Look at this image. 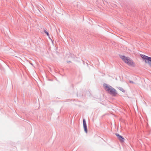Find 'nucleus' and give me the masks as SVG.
I'll list each match as a JSON object with an SVG mask.
<instances>
[{
    "mask_svg": "<svg viewBox=\"0 0 151 151\" xmlns=\"http://www.w3.org/2000/svg\"><path fill=\"white\" fill-rule=\"evenodd\" d=\"M121 58L122 60L128 65L132 66H135V63L129 58L124 56H121Z\"/></svg>",
    "mask_w": 151,
    "mask_h": 151,
    "instance_id": "1",
    "label": "nucleus"
},
{
    "mask_svg": "<svg viewBox=\"0 0 151 151\" xmlns=\"http://www.w3.org/2000/svg\"><path fill=\"white\" fill-rule=\"evenodd\" d=\"M104 86L105 90L108 91L110 94L114 95H115L116 94L115 90L111 86L106 84H104Z\"/></svg>",
    "mask_w": 151,
    "mask_h": 151,
    "instance_id": "2",
    "label": "nucleus"
},
{
    "mask_svg": "<svg viewBox=\"0 0 151 151\" xmlns=\"http://www.w3.org/2000/svg\"><path fill=\"white\" fill-rule=\"evenodd\" d=\"M141 57L144 60L145 63H148L151 67V57L145 55H142Z\"/></svg>",
    "mask_w": 151,
    "mask_h": 151,
    "instance_id": "3",
    "label": "nucleus"
},
{
    "mask_svg": "<svg viewBox=\"0 0 151 151\" xmlns=\"http://www.w3.org/2000/svg\"><path fill=\"white\" fill-rule=\"evenodd\" d=\"M83 125L84 129V130L86 133L87 132V127L86 124L85 119H84L83 120Z\"/></svg>",
    "mask_w": 151,
    "mask_h": 151,
    "instance_id": "4",
    "label": "nucleus"
},
{
    "mask_svg": "<svg viewBox=\"0 0 151 151\" xmlns=\"http://www.w3.org/2000/svg\"><path fill=\"white\" fill-rule=\"evenodd\" d=\"M116 135L118 137V139L121 142H124V139L122 136L118 134H116Z\"/></svg>",
    "mask_w": 151,
    "mask_h": 151,
    "instance_id": "5",
    "label": "nucleus"
},
{
    "mask_svg": "<svg viewBox=\"0 0 151 151\" xmlns=\"http://www.w3.org/2000/svg\"><path fill=\"white\" fill-rule=\"evenodd\" d=\"M45 32L47 35L48 36H49V34L46 31H45Z\"/></svg>",
    "mask_w": 151,
    "mask_h": 151,
    "instance_id": "6",
    "label": "nucleus"
},
{
    "mask_svg": "<svg viewBox=\"0 0 151 151\" xmlns=\"http://www.w3.org/2000/svg\"><path fill=\"white\" fill-rule=\"evenodd\" d=\"M121 91L123 92H124V90L123 89H122V90H121Z\"/></svg>",
    "mask_w": 151,
    "mask_h": 151,
    "instance_id": "7",
    "label": "nucleus"
}]
</instances>
